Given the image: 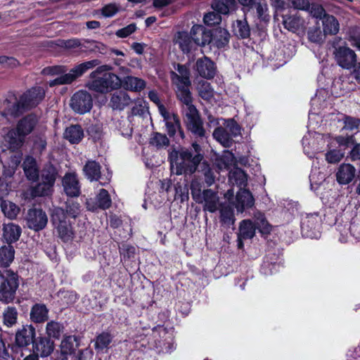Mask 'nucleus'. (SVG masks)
<instances>
[{
  "label": "nucleus",
  "mask_w": 360,
  "mask_h": 360,
  "mask_svg": "<svg viewBox=\"0 0 360 360\" xmlns=\"http://www.w3.org/2000/svg\"><path fill=\"white\" fill-rule=\"evenodd\" d=\"M131 103L128 94L123 91L115 92L111 96L110 105L114 110H122Z\"/></svg>",
  "instance_id": "4be33fe9"
},
{
  "label": "nucleus",
  "mask_w": 360,
  "mask_h": 360,
  "mask_svg": "<svg viewBox=\"0 0 360 360\" xmlns=\"http://www.w3.org/2000/svg\"><path fill=\"white\" fill-rule=\"evenodd\" d=\"M344 154L338 150H331L326 154V159L329 163H337L340 162Z\"/></svg>",
  "instance_id": "774afa93"
},
{
  "label": "nucleus",
  "mask_w": 360,
  "mask_h": 360,
  "mask_svg": "<svg viewBox=\"0 0 360 360\" xmlns=\"http://www.w3.org/2000/svg\"><path fill=\"white\" fill-rule=\"evenodd\" d=\"M46 139L44 136H35L34 139L33 150L41 154L46 148Z\"/></svg>",
  "instance_id": "69168bd1"
},
{
  "label": "nucleus",
  "mask_w": 360,
  "mask_h": 360,
  "mask_svg": "<svg viewBox=\"0 0 360 360\" xmlns=\"http://www.w3.org/2000/svg\"><path fill=\"white\" fill-rule=\"evenodd\" d=\"M23 170L29 180L36 181L39 177V170L37 165L36 160L31 157L27 156L23 162Z\"/></svg>",
  "instance_id": "cd10ccee"
},
{
  "label": "nucleus",
  "mask_w": 360,
  "mask_h": 360,
  "mask_svg": "<svg viewBox=\"0 0 360 360\" xmlns=\"http://www.w3.org/2000/svg\"><path fill=\"white\" fill-rule=\"evenodd\" d=\"M150 143L158 148H161L167 146L169 141L166 135L156 132L150 139Z\"/></svg>",
  "instance_id": "13d9d810"
},
{
  "label": "nucleus",
  "mask_w": 360,
  "mask_h": 360,
  "mask_svg": "<svg viewBox=\"0 0 360 360\" xmlns=\"http://www.w3.org/2000/svg\"><path fill=\"white\" fill-rule=\"evenodd\" d=\"M49 309L44 304H35L30 311V319L32 321L40 323L48 319Z\"/></svg>",
  "instance_id": "bb28decb"
},
{
  "label": "nucleus",
  "mask_w": 360,
  "mask_h": 360,
  "mask_svg": "<svg viewBox=\"0 0 360 360\" xmlns=\"http://www.w3.org/2000/svg\"><path fill=\"white\" fill-rule=\"evenodd\" d=\"M304 24V20L297 14L283 15V25L289 31L295 32L303 27Z\"/></svg>",
  "instance_id": "c85d7f7f"
},
{
  "label": "nucleus",
  "mask_w": 360,
  "mask_h": 360,
  "mask_svg": "<svg viewBox=\"0 0 360 360\" xmlns=\"http://www.w3.org/2000/svg\"><path fill=\"white\" fill-rule=\"evenodd\" d=\"M194 46H205L212 41V34L209 30H206L202 26L194 25L191 30Z\"/></svg>",
  "instance_id": "f3484780"
},
{
  "label": "nucleus",
  "mask_w": 360,
  "mask_h": 360,
  "mask_svg": "<svg viewBox=\"0 0 360 360\" xmlns=\"http://www.w3.org/2000/svg\"><path fill=\"white\" fill-rule=\"evenodd\" d=\"M35 337V328L27 325L20 329L15 335V342L19 347H25L33 342Z\"/></svg>",
  "instance_id": "a211bd4d"
},
{
  "label": "nucleus",
  "mask_w": 360,
  "mask_h": 360,
  "mask_svg": "<svg viewBox=\"0 0 360 360\" xmlns=\"http://www.w3.org/2000/svg\"><path fill=\"white\" fill-rule=\"evenodd\" d=\"M64 210L66 214V217L69 216L73 219L77 217L81 212L79 204L73 200H69L66 202L65 210Z\"/></svg>",
  "instance_id": "5fc2aeb1"
},
{
  "label": "nucleus",
  "mask_w": 360,
  "mask_h": 360,
  "mask_svg": "<svg viewBox=\"0 0 360 360\" xmlns=\"http://www.w3.org/2000/svg\"><path fill=\"white\" fill-rule=\"evenodd\" d=\"M171 171L176 175L192 174L195 172L198 165L203 159L202 148L196 142L191 148H181L173 150L169 155Z\"/></svg>",
  "instance_id": "f257e3e1"
},
{
  "label": "nucleus",
  "mask_w": 360,
  "mask_h": 360,
  "mask_svg": "<svg viewBox=\"0 0 360 360\" xmlns=\"http://www.w3.org/2000/svg\"><path fill=\"white\" fill-rule=\"evenodd\" d=\"M319 224V214L317 213L309 214L307 215L306 220L302 222V230L307 237L313 238L315 236L313 233H308V229H315L316 225Z\"/></svg>",
  "instance_id": "ea45409f"
},
{
  "label": "nucleus",
  "mask_w": 360,
  "mask_h": 360,
  "mask_svg": "<svg viewBox=\"0 0 360 360\" xmlns=\"http://www.w3.org/2000/svg\"><path fill=\"white\" fill-rule=\"evenodd\" d=\"M76 340L75 336L70 335L65 337L60 343L61 354L65 356L70 354L74 351V342Z\"/></svg>",
  "instance_id": "603ef678"
},
{
  "label": "nucleus",
  "mask_w": 360,
  "mask_h": 360,
  "mask_svg": "<svg viewBox=\"0 0 360 360\" xmlns=\"http://www.w3.org/2000/svg\"><path fill=\"white\" fill-rule=\"evenodd\" d=\"M202 196V203L204 202V210L214 212L219 206L217 193L211 189L204 190Z\"/></svg>",
  "instance_id": "412c9836"
},
{
  "label": "nucleus",
  "mask_w": 360,
  "mask_h": 360,
  "mask_svg": "<svg viewBox=\"0 0 360 360\" xmlns=\"http://www.w3.org/2000/svg\"><path fill=\"white\" fill-rule=\"evenodd\" d=\"M112 69V66L103 65L91 72L89 75L91 81L86 84L88 89L103 94L119 89L122 81L117 75L110 72Z\"/></svg>",
  "instance_id": "f03ea898"
},
{
  "label": "nucleus",
  "mask_w": 360,
  "mask_h": 360,
  "mask_svg": "<svg viewBox=\"0 0 360 360\" xmlns=\"http://www.w3.org/2000/svg\"><path fill=\"white\" fill-rule=\"evenodd\" d=\"M333 54L337 63L345 69H352L356 62L354 51L347 46L336 47Z\"/></svg>",
  "instance_id": "9d476101"
},
{
  "label": "nucleus",
  "mask_w": 360,
  "mask_h": 360,
  "mask_svg": "<svg viewBox=\"0 0 360 360\" xmlns=\"http://www.w3.org/2000/svg\"><path fill=\"white\" fill-rule=\"evenodd\" d=\"M203 21L207 26H214L220 23L221 17L215 11L209 12L204 15Z\"/></svg>",
  "instance_id": "052dcab7"
},
{
  "label": "nucleus",
  "mask_w": 360,
  "mask_h": 360,
  "mask_svg": "<svg viewBox=\"0 0 360 360\" xmlns=\"http://www.w3.org/2000/svg\"><path fill=\"white\" fill-rule=\"evenodd\" d=\"M3 231V237L8 243L17 241L21 234V228L13 223L5 224Z\"/></svg>",
  "instance_id": "7c9ffc66"
},
{
  "label": "nucleus",
  "mask_w": 360,
  "mask_h": 360,
  "mask_svg": "<svg viewBox=\"0 0 360 360\" xmlns=\"http://www.w3.org/2000/svg\"><path fill=\"white\" fill-rule=\"evenodd\" d=\"M255 226L262 234H267L271 231V226L262 214L257 218Z\"/></svg>",
  "instance_id": "e2e57ef3"
},
{
  "label": "nucleus",
  "mask_w": 360,
  "mask_h": 360,
  "mask_svg": "<svg viewBox=\"0 0 360 360\" xmlns=\"http://www.w3.org/2000/svg\"><path fill=\"white\" fill-rule=\"evenodd\" d=\"M174 43L178 44L184 53L190 52L194 47L192 35L186 32H178L174 35Z\"/></svg>",
  "instance_id": "5701e85b"
},
{
  "label": "nucleus",
  "mask_w": 360,
  "mask_h": 360,
  "mask_svg": "<svg viewBox=\"0 0 360 360\" xmlns=\"http://www.w3.org/2000/svg\"><path fill=\"white\" fill-rule=\"evenodd\" d=\"M39 119L34 114H29L20 119L15 129H11L4 136L5 141L12 150L22 147L25 138L31 134L38 124Z\"/></svg>",
  "instance_id": "20e7f679"
},
{
  "label": "nucleus",
  "mask_w": 360,
  "mask_h": 360,
  "mask_svg": "<svg viewBox=\"0 0 360 360\" xmlns=\"http://www.w3.org/2000/svg\"><path fill=\"white\" fill-rule=\"evenodd\" d=\"M308 39L313 43L321 44L324 42L326 34L319 27H310L307 32Z\"/></svg>",
  "instance_id": "c03bdc74"
},
{
  "label": "nucleus",
  "mask_w": 360,
  "mask_h": 360,
  "mask_svg": "<svg viewBox=\"0 0 360 360\" xmlns=\"http://www.w3.org/2000/svg\"><path fill=\"white\" fill-rule=\"evenodd\" d=\"M117 128L123 136L129 137L131 136L132 128L129 120L126 119L119 120L117 122Z\"/></svg>",
  "instance_id": "bf43d9fd"
},
{
  "label": "nucleus",
  "mask_w": 360,
  "mask_h": 360,
  "mask_svg": "<svg viewBox=\"0 0 360 360\" xmlns=\"http://www.w3.org/2000/svg\"><path fill=\"white\" fill-rule=\"evenodd\" d=\"M165 122L167 131L169 136H173L178 131L180 136L183 139L184 134L181 129L180 121L176 114H172L170 117H167Z\"/></svg>",
  "instance_id": "2f4dec72"
},
{
  "label": "nucleus",
  "mask_w": 360,
  "mask_h": 360,
  "mask_svg": "<svg viewBox=\"0 0 360 360\" xmlns=\"http://www.w3.org/2000/svg\"><path fill=\"white\" fill-rule=\"evenodd\" d=\"M186 122L188 130L195 136H205V131L202 127V122L195 107H190V110L186 111Z\"/></svg>",
  "instance_id": "f8f14e48"
},
{
  "label": "nucleus",
  "mask_w": 360,
  "mask_h": 360,
  "mask_svg": "<svg viewBox=\"0 0 360 360\" xmlns=\"http://www.w3.org/2000/svg\"><path fill=\"white\" fill-rule=\"evenodd\" d=\"M4 323L7 326H12L17 321L18 311L15 307H8L3 314Z\"/></svg>",
  "instance_id": "8fccbe9b"
},
{
  "label": "nucleus",
  "mask_w": 360,
  "mask_h": 360,
  "mask_svg": "<svg viewBox=\"0 0 360 360\" xmlns=\"http://www.w3.org/2000/svg\"><path fill=\"white\" fill-rule=\"evenodd\" d=\"M100 65V61L97 59L89 60L80 63L73 68H72L68 73L64 74L66 72V68L64 66H52L48 67L43 70V73L49 75H59L58 77L49 82L50 86L56 85L70 84L73 82L76 79L81 77L87 70H91L96 66Z\"/></svg>",
  "instance_id": "7ed1b4c3"
},
{
  "label": "nucleus",
  "mask_w": 360,
  "mask_h": 360,
  "mask_svg": "<svg viewBox=\"0 0 360 360\" xmlns=\"http://www.w3.org/2000/svg\"><path fill=\"white\" fill-rule=\"evenodd\" d=\"M213 137L226 148L232 145L233 138L224 127H219L216 128L213 131Z\"/></svg>",
  "instance_id": "c9c22d12"
},
{
  "label": "nucleus",
  "mask_w": 360,
  "mask_h": 360,
  "mask_svg": "<svg viewBox=\"0 0 360 360\" xmlns=\"http://www.w3.org/2000/svg\"><path fill=\"white\" fill-rule=\"evenodd\" d=\"M195 70L202 77L206 79H212L216 74L214 63L206 56L197 60Z\"/></svg>",
  "instance_id": "dca6fc26"
},
{
  "label": "nucleus",
  "mask_w": 360,
  "mask_h": 360,
  "mask_svg": "<svg viewBox=\"0 0 360 360\" xmlns=\"http://www.w3.org/2000/svg\"><path fill=\"white\" fill-rule=\"evenodd\" d=\"M229 181L231 184L241 188L246 186L248 176L240 168L234 167L229 172Z\"/></svg>",
  "instance_id": "72a5a7b5"
},
{
  "label": "nucleus",
  "mask_w": 360,
  "mask_h": 360,
  "mask_svg": "<svg viewBox=\"0 0 360 360\" xmlns=\"http://www.w3.org/2000/svg\"><path fill=\"white\" fill-rule=\"evenodd\" d=\"M15 250L11 245L0 248V269H8V267L14 259Z\"/></svg>",
  "instance_id": "c756f323"
},
{
  "label": "nucleus",
  "mask_w": 360,
  "mask_h": 360,
  "mask_svg": "<svg viewBox=\"0 0 360 360\" xmlns=\"http://www.w3.org/2000/svg\"><path fill=\"white\" fill-rule=\"evenodd\" d=\"M45 96V90L41 86H34L20 96L24 112L39 104Z\"/></svg>",
  "instance_id": "6e6552de"
},
{
  "label": "nucleus",
  "mask_w": 360,
  "mask_h": 360,
  "mask_svg": "<svg viewBox=\"0 0 360 360\" xmlns=\"http://www.w3.org/2000/svg\"><path fill=\"white\" fill-rule=\"evenodd\" d=\"M52 221L57 229L59 237L63 241H68L73 237V232L70 224L66 219L64 209L56 207L52 214Z\"/></svg>",
  "instance_id": "423d86ee"
},
{
  "label": "nucleus",
  "mask_w": 360,
  "mask_h": 360,
  "mask_svg": "<svg viewBox=\"0 0 360 360\" xmlns=\"http://www.w3.org/2000/svg\"><path fill=\"white\" fill-rule=\"evenodd\" d=\"M202 185L199 180L194 179L191 183V192L193 200L198 203H202V193H201Z\"/></svg>",
  "instance_id": "6e6d98bb"
},
{
  "label": "nucleus",
  "mask_w": 360,
  "mask_h": 360,
  "mask_svg": "<svg viewBox=\"0 0 360 360\" xmlns=\"http://www.w3.org/2000/svg\"><path fill=\"white\" fill-rule=\"evenodd\" d=\"M155 347L158 352L169 353L174 350L172 334L163 326H158L153 330Z\"/></svg>",
  "instance_id": "0eeeda50"
},
{
  "label": "nucleus",
  "mask_w": 360,
  "mask_h": 360,
  "mask_svg": "<svg viewBox=\"0 0 360 360\" xmlns=\"http://www.w3.org/2000/svg\"><path fill=\"white\" fill-rule=\"evenodd\" d=\"M355 173L356 169L354 166L350 164H342L336 173L337 181L340 184H348L354 179Z\"/></svg>",
  "instance_id": "aec40b11"
},
{
  "label": "nucleus",
  "mask_w": 360,
  "mask_h": 360,
  "mask_svg": "<svg viewBox=\"0 0 360 360\" xmlns=\"http://www.w3.org/2000/svg\"><path fill=\"white\" fill-rule=\"evenodd\" d=\"M255 234V226L252 221L244 219L240 223L239 232L238 233L239 238L251 239Z\"/></svg>",
  "instance_id": "f704fd0d"
},
{
  "label": "nucleus",
  "mask_w": 360,
  "mask_h": 360,
  "mask_svg": "<svg viewBox=\"0 0 360 360\" xmlns=\"http://www.w3.org/2000/svg\"><path fill=\"white\" fill-rule=\"evenodd\" d=\"M199 96L204 100L209 101L214 96V90L210 84L205 80H200L197 84Z\"/></svg>",
  "instance_id": "a19ab883"
},
{
  "label": "nucleus",
  "mask_w": 360,
  "mask_h": 360,
  "mask_svg": "<svg viewBox=\"0 0 360 360\" xmlns=\"http://www.w3.org/2000/svg\"><path fill=\"white\" fill-rule=\"evenodd\" d=\"M235 164V158L232 153L225 151L218 160L217 165L219 169H229Z\"/></svg>",
  "instance_id": "3c124183"
},
{
  "label": "nucleus",
  "mask_w": 360,
  "mask_h": 360,
  "mask_svg": "<svg viewBox=\"0 0 360 360\" xmlns=\"http://www.w3.org/2000/svg\"><path fill=\"white\" fill-rule=\"evenodd\" d=\"M229 33L226 30L220 29L218 30L216 35V37H217L216 41L217 46L223 47L226 46L229 43Z\"/></svg>",
  "instance_id": "338daca9"
},
{
  "label": "nucleus",
  "mask_w": 360,
  "mask_h": 360,
  "mask_svg": "<svg viewBox=\"0 0 360 360\" xmlns=\"http://www.w3.org/2000/svg\"><path fill=\"white\" fill-rule=\"evenodd\" d=\"M254 202V198L248 190L240 188L236 194L235 207L238 212H243L245 208L253 206Z\"/></svg>",
  "instance_id": "6ab92c4d"
},
{
  "label": "nucleus",
  "mask_w": 360,
  "mask_h": 360,
  "mask_svg": "<svg viewBox=\"0 0 360 360\" xmlns=\"http://www.w3.org/2000/svg\"><path fill=\"white\" fill-rule=\"evenodd\" d=\"M48 218L46 213L41 210H30L27 217V226L34 231L43 229L47 224Z\"/></svg>",
  "instance_id": "4468645a"
},
{
  "label": "nucleus",
  "mask_w": 360,
  "mask_h": 360,
  "mask_svg": "<svg viewBox=\"0 0 360 360\" xmlns=\"http://www.w3.org/2000/svg\"><path fill=\"white\" fill-rule=\"evenodd\" d=\"M83 171L88 179L91 181L100 180L101 185L108 184L112 176V174L109 172L107 175L101 176V165L94 160L87 161L83 168Z\"/></svg>",
  "instance_id": "ddd939ff"
},
{
  "label": "nucleus",
  "mask_w": 360,
  "mask_h": 360,
  "mask_svg": "<svg viewBox=\"0 0 360 360\" xmlns=\"http://www.w3.org/2000/svg\"><path fill=\"white\" fill-rule=\"evenodd\" d=\"M176 88V95L178 98L186 106V111L190 110V107H195L192 104V96L189 90L191 84H174Z\"/></svg>",
  "instance_id": "393cba45"
},
{
  "label": "nucleus",
  "mask_w": 360,
  "mask_h": 360,
  "mask_svg": "<svg viewBox=\"0 0 360 360\" xmlns=\"http://www.w3.org/2000/svg\"><path fill=\"white\" fill-rule=\"evenodd\" d=\"M221 221L228 226L234 224L235 218L233 209L229 206H223L220 210Z\"/></svg>",
  "instance_id": "de8ad7c7"
},
{
  "label": "nucleus",
  "mask_w": 360,
  "mask_h": 360,
  "mask_svg": "<svg viewBox=\"0 0 360 360\" xmlns=\"http://www.w3.org/2000/svg\"><path fill=\"white\" fill-rule=\"evenodd\" d=\"M63 331L64 326L60 322L51 321L46 323V333L49 338L59 339Z\"/></svg>",
  "instance_id": "4c0bfd02"
},
{
  "label": "nucleus",
  "mask_w": 360,
  "mask_h": 360,
  "mask_svg": "<svg viewBox=\"0 0 360 360\" xmlns=\"http://www.w3.org/2000/svg\"><path fill=\"white\" fill-rule=\"evenodd\" d=\"M0 110L4 116H18L24 112L20 98L14 94H8L6 98L0 103Z\"/></svg>",
  "instance_id": "9b49d317"
},
{
  "label": "nucleus",
  "mask_w": 360,
  "mask_h": 360,
  "mask_svg": "<svg viewBox=\"0 0 360 360\" xmlns=\"http://www.w3.org/2000/svg\"><path fill=\"white\" fill-rule=\"evenodd\" d=\"M56 176L57 172L55 167L52 165H48L42 170L41 181L53 186L56 181Z\"/></svg>",
  "instance_id": "a18cd8bd"
},
{
  "label": "nucleus",
  "mask_w": 360,
  "mask_h": 360,
  "mask_svg": "<svg viewBox=\"0 0 360 360\" xmlns=\"http://www.w3.org/2000/svg\"><path fill=\"white\" fill-rule=\"evenodd\" d=\"M321 22L323 32L326 36L335 35L339 32L340 23L335 16L329 14L324 15Z\"/></svg>",
  "instance_id": "b1692460"
},
{
  "label": "nucleus",
  "mask_w": 360,
  "mask_h": 360,
  "mask_svg": "<svg viewBox=\"0 0 360 360\" xmlns=\"http://www.w3.org/2000/svg\"><path fill=\"white\" fill-rule=\"evenodd\" d=\"M0 301L6 304L11 302L19 285L18 276L11 269H0Z\"/></svg>",
  "instance_id": "39448f33"
},
{
  "label": "nucleus",
  "mask_w": 360,
  "mask_h": 360,
  "mask_svg": "<svg viewBox=\"0 0 360 360\" xmlns=\"http://www.w3.org/2000/svg\"><path fill=\"white\" fill-rule=\"evenodd\" d=\"M84 136V131L79 125H71L67 127L64 138L71 143H78Z\"/></svg>",
  "instance_id": "473e14b6"
},
{
  "label": "nucleus",
  "mask_w": 360,
  "mask_h": 360,
  "mask_svg": "<svg viewBox=\"0 0 360 360\" xmlns=\"http://www.w3.org/2000/svg\"><path fill=\"white\" fill-rule=\"evenodd\" d=\"M92 105V97L86 91H79L71 98L70 106L77 113H86L91 109Z\"/></svg>",
  "instance_id": "1a4fd4ad"
},
{
  "label": "nucleus",
  "mask_w": 360,
  "mask_h": 360,
  "mask_svg": "<svg viewBox=\"0 0 360 360\" xmlns=\"http://www.w3.org/2000/svg\"><path fill=\"white\" fill-rule=\"evenodd\" d=\"M250 8L256 10L257 16L259 20L263 21H268L269 20V16L267 13L268 6L266 4L255 1Z\"/></svg>",
  "instance_id": "864d4df0"
},
{
  "label": "nucleus",
  "mask_w": 360,
  "mask_h": 360,
  "mask_svg": "<svg viewBox=\"0 0 360 360\" xmlns=\"http://www.w3.org/2000/svg\"><path fill=\"white\" fill-rule=\"evenodd\" d=\"M124 85L127 89L134 91H140L146 87V82L143 79L128 76L124 79Z\"/></svg>",
  "instance_id": "58836bf2"
},
{
  "label": "nucleus",
  "mask_w": 360,
  "mask_h": 360,
  "mask_svg": "<svg viewBox=\"0 0 360 360\" xmlns=\"http://www.w3.org/2000/svg\"><path fill=\"white\" fill-rule=\"evenodd\" d=\"M112 338L108 333H102L98 335L95 340V349L98 352H101L107 349L111 343Z\"/></svg>",
  "instance_id": "37998d69"
},
{
  "label": "nucleus",
  "mask_w": 360,
  "mask_h": 360,
  "mask_svg": "<svg viewBox=\"0 0 360 360\" xmlns=\"http://www.w3.org/2000/svg\"><path fill=\"white\" fill-rule=\"evenodd\" d=\"M234 31L237 36L245 39L250 34V30L245 20H237L234 25Z\"/></svg>",
  "instance_id": "09e8293b"
},
{
  "label": "nucleus",
  "mask_w": 360,
  "mask_h": 360,
  "mask_svg": "<svg viewBox=\"0 0 360 360\" xmlns=\"http://www.w3.org/2000/svg\"><path fill=\"white\" fill-rule=\"evenodd\" d=\"M120 10V6L116 3H110L105 5L101 10L103 16L110 18L115 15Z\"/></svg>",
  "instance_id": "680f3d73"
},
{
  "label": "nucleus",
  "mask_w": 360,
  "mask_h": 360,
  "mask_svg": "<svg viewBox=\"0 0 360 360\" xmlns=\"http://www.w3.org/2000/svg\"><path fill=\"white\" fill-rule=\"evenodd\" d=\"M65 193L70 197H77L80 194V185L75 173H68L63 179Z\"/></svg>",
  "instance_id": "2eb2a0df"
},
{
  "label": "nucleus",
  "mask_w": 360,
  "mask_h": 360,
  "mask_svg": "<svg viewBox=\"0 0 360 360\" xmlns=\"http://www.w3.org/2000/svg\"><path fill=\"white\" fill-rule=\"evenodd\" d=\"M1 207L4 215L10 219H15L20 212L18 206L11 201H2Z\"/></svg>",
  "instance_id": "79ce46f5"
},
{
  "label": "nucleus",
  "mask_w": 360,
  "mask_h": 360,
  "mask_svg": "<svg viewBox=\"0 0 360 360\" xmlns=\"http://www.w3.org/2000/svg\"><path fill=\"white\" fill-rule=\"evenodd\" d=\"M52 187L49 184L41 181L33 188L32 195L35 197L48 195L51 193Z\"/></svg>",
  "instance_id": "4d7b16f0"
},
{
  "label": "nucleus",
  "mask_w": 360,
  "mask_h": 360,
  "mask_svg": "<svg viewBox=\"0 0 360 360\" xmlns=\"http://www.w3.org/2000/svg\"><path fill=\"white\" fill-rule=\"evenodd\" d=\"M224 128L227 129L229 134L231 136L232 138L236 137L240 134V128L239 125L232 119L228 120L226 122Z\"/></svg>",
  "instance_id": "0e129e2a"
},
{
  "label": "nucleus",
  "mask_w": 360,
  "mask_h": 360,
  "mask_svg": "<svg viewBox=\"0 0 360 360\" xmlns=\"http://www.w3.org/2000/svg\"><path fill=\"white\" fill-rule=\"evenodd\" d=\"M175 72H171V79L173 84H191L190 72L187 67L184 65L178 64Z\"/></svg>",
  "instance_id": "a878e982"
},
{
  "label": "nucleus",
  "mask_w": 360,
  "mask_h": 360,
  "mask_svg": "<svg viewBox=\"0 0 360 360\" xmlns=\"http://www.w3.org/2000/svg\"><path fill=\"white\" fill-rule=\"evenodd\" d=\"M54 349V343L47 338H42L36 345V350L41 357H46L51 355Z\"/></svg>",
  "instance_id": "e433bc0d"
},
{
  "label": "nucleus",
  "mask_w": 360,
  "mask_h": 360,
  "mask_svg": "<svg viewBox=\"0 0 360 360\" xmlns=\"http://www.w3.org/2000/svg\"><path fill=\"white\" fill-rule=\"evenodd\" d=\"M98 207L105 210L111 206L112 200L110 196L105 189H101L96 196Z\"/></svg>",
  "instance_id": "49530a36"
}]
</instances>
